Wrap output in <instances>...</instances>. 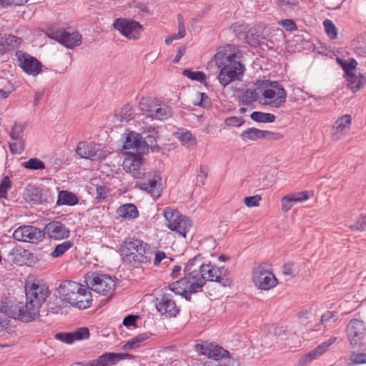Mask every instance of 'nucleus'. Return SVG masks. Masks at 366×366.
<instances>
[{
	"instance_id": "obj_1",
	"label": "nucleus",
	"mask_w": 366,
	"mask_h": 366,
	"mask_svg": "<svg viewBox=\"0 0 366 366\" xmlns=\"http://www.w3.org/2000/svg\"><path fill=\"white\" fill-rule=\"evenodd\" d=\"M237 54V48L229 45L223 51H218L208 64L222 67L217 79L224 87L233 81L239 80L243 76L244 66L236 60L239 58Z\"/></svg>"
},
{
	"instance_id": "obj_2",
	"label": "nucleus",
	"mask_w": 366,
	"mask_h": 366,
	"mask_svg": "<svg viewBox=\"0 0 366 366\" xmlns=\"http://www.w3.org/2000/svg\"><path fill=\"white\" fill-rule=\"evenodd\" d=\"M192 262L185 264L184 277L169 285L172 292L185 297L187 300H190L192 293L202 291L204 285V278L201 277L197 269L192 268Z\"/></svg>"
},
{
	"instance_id": "obj_3",
	"label": "nucleus",
	"mask_w": 366,
	"mask_h": 366,
	"mask_svg": "<svg viewBox=\"0 0 366 366\" xmlns=\"http://www.w3.org/2000/svg\"><path fill=\"white\" fill-rule=\"evenodd\" d=\"M120 253L125 263L134 267L149 262L152 258L149 245L143 240L135 238L126 239L121 246Z\"/></svg>"
},
{
	"instance_id": "obj_4",
	"label": "nucleus",
	"mask_w": 366,
	"mask_h": 366,
	"mask_svg": "<svg viewBox=\"0 0 366 366\" xmlns=\"http://www.w3.org/2000/svg\"><path fill=\"white\" fill-rule=\"evenodd\" d=\"M58 291L64 301L79 309H86L92 302L91 292L83 285L66 280L61 282Z\"/></svg>"
},
{
	"instance_id": "obj_5",
	"label": "nucleus",
	"mask_w": 366,
	"mask_h": 366,
	"mask_svg": "<svg viewBox=\"0 0 366 366\" xmlns=\"http://www.w3.org/2000/svg\"><path fill=\"white\" fill-rule=\"evenodd\" d=\"M26 305L29 317L36 319L39 316L43 304L50 295L49 287L38 282H28L25 285Z\"/></svg>"
},
{
	"instance_id": "obj_6",
	"label": "nucleus",
	"mask_w": 366,
	"mask_h": 366,
	"mask_svg": "<svg viewBox=\"0 0 366 366\" xmlns=\"http://www.w3.org/2000/svg\"><path fill=\"white\" fill-rule=\"evenodd\" d=\"M264 89L262 103L274 108H280L286 102L287 92L277 82L271 81H259Z\"/></svg>"
},
{
	"instance_id": "obj_7",
	"label": "nucleus",
	"mask_w": 366,
	"mask_h": 366,
	"mask_svg": "<svg viewBox=\"0 0 366 366\" xmlns=\"http://www.w3.org/2000/svg\"><path fill=\"white\" fill-rule=\"evenodd\" d=\"M84 282L89 289L106 297L112 295L116 286L115 281L112 277L97 272H89L85 274Z\"/></svg>"
},
{
	"instance_id": "obj_8",
	"label": "nucleus",
	"mask_w": 366,
	"mask_h": 366,
	"mask_svg": "<svg viewBox=\"0 0 366 366\" xmlns=\"http://www.w3.org/2000/svg\"><path fill=\"white\" fill-rule=\"evenodd\" d=\"M199 268L201 277L204 278V284L206 281L217 282L224 287H229L232 284V280L227 269L218 268L210 264H203L198 262L196 265Z\"/></svg>"
},
{
	"instance_id": "obj_9",
	"label": "nucleus",
	"mask_w": 366,
	"mask_h": 366,
	"mask_svg": "<svg viewBox=\"0 0 366 366\" xmlns=\"http://www.w3.org/2000/svg\"><path fill=\"white\" fill-rule=\"evenodd\" d=\"M164 217L167 227L175 232L179 237H186L187 232L192 227L191 221L177 210L169 208L164 209Z\"/></svg>"
},
{
	"instance_id": "obj_10",
	"label": "nucleus",
	"mask_w": 366,
	"mask_h": 366,
	"mask_svg": "<svg viewBox=\"0 0 366 366\" xmlns=\"http://www.w3.org/2000/svg\"><path fill=\"white\" fill-rule=\"evenodd\" d=\"M137 185L142 190L146 191L151 196L157 199L160 197L162 192V178L159 172L143 173Z\"/></svg>"
},
{
	"instance_id": "obj_11",
	"label": "nucleus",
	"mask_w": 366,
	"mask_h": 366,
	"mask_svg": "<svg viewBox=\"0 0 366 366\" xmlns=\"http://www.w3.org/2000/svg\"><path fill=\"white\" fill-rule=\"evenodd\" d=\"M347 339L353 348L366 345V327L363 321L358 319L350 320L346 327Z\"/></svg>"
},
{
	"instance_id": "obj_12",
	"label": "nucleus",
	"mask_w": 366,
	"mask_h": 366,
	"mask_svg": "<svg viewBox=\"0 0 366 366\" xmlns=\"http://www.w3.org/2000/svg\"><path fill=\"white\" fill-rule=\"evenodd\" d=\"M76 153L81 158L98 161L104 159L110 152L94 142H80L76 148Z\"/></svg>"
},
{
	"instance_id": "obj_13",
	"label": "nucleus",
	"mask_w": 366,
	"mask_h": 366,
	"mask_svg": "<svg viewBox=\"0 0 366 366\" xmlns=\"http://www.w3.org/2000/svg\"><path fill=\"white\" fill-rule=\"evenodd\" d=\"M252 282L261 290H269L277 285V279L265 266L258 265L252 272Z\"/></svg>"
},
{
	"instance_id": "obj_14",
	"label": "nucleus",
	"mask_w": 366,
	"mask_h": 366,
	"mask_svg": "<svg viewBox=\"0 0 366 366\" xmlns=\"http://www.w3.org/2000/svg\"><path fill=\"white\" fill-rule=\"evenodd\" d=\"M357 62L355 59H350L348 61L342 63V69L346 74L348 86L355 92L361 89L366 84V76L359 74L357 75L356 67Z\"/></svg>"
},
{
	"instance_id": "obj_15",
	"label": "nucleus",
	"mask_w": 366,
	"mask_h": 366,
	"mask_svg": "<svg viewBox=\"0 0 366 366\" xmlns=\"http://www.w3.org/2000/svg\"><path fill=\"white\" fill-rule=\"evenodd\" d=\"M1 310L8 317L19 319L24 322H29L34 320V317H28L29 310L26 305L16 301H9L2 305Z\"/></svg>"
},
{
	"instance_id": "obj_16",
	"label": "nucleus",
	"mask_w": 366,
	"mask_h": 366,
	"mask_svg": "<svg viewBox=\"0 0 366 366\" xmlns=\"http://www.w3.org/2000/svg\"><path fill=\"white\" fill-rule=\"evenodd\" d=\"M13 237L17 241L37 244L43 240L44 232L36 227L23 225L14 231Z\"/></svg>"
},
{
	"instance_id": "obj_17",
	"label": "nucleus",
	"mask_w": 366,
	"mask_h": 366,
	"mask_svg": "<svg viewBox=\"0 0 366 366\" xmlns=\"http://www.w3.org/2000/svg\"><path fill=\"white\" fill-rule=\"evenodd\" d=\"M113 26L122 35L132 39H138L143 30L142 26L139 22L126 19H117Z\"/></svg>"
},
{
	"instance_id": "obj_18",
	"label": "nucleus",
	"mask_w": 366,
	"mask_h": 366,
	"mask_svg": "<svg viewBox=\"0 0 366 366\" xmlns=\"http://www.w3.org/2000/svg\"><path fill=\"white\" fill-rule=\"evenodd\" d=\"M352 117L350 114L339 117L333 123L330 130V137L333 142L342 139L350 130Z\"/></svg>"
},
{
	"instance_id": "obj_19",
	"label": "nucleus",
	"mask_w": 366,
	"mask_h": 366,
	"mask_svg": "<svg viewBox=\"0 0 366 366\" xmlns=\"http://www.w3.org/2000/svg\"><path fill=\"white\" fill-rule=\"evenodd\" d=\"M16 56L19 66L25 73L29 75L36 76L41 71V63L34 56L24 53L21 51H17Z\"/></svg>"
},
{
	"instance_id": "obj_20",
	"label": "nucleus",
	"mask_w": 366,
	"mask_h": 366,
	"mask_svg": "<svg viewBox=\"0 0 366 366\" xmlns=\"http://www.w3.org/2000/svg\"><path fill=\"white\" fill-rule=\"evenodd\" d=\"M49 36L69 49L79 46L81 42V36L78 32H69L65 29L52 31Z\"/></svg>"
},
{
	"instance_id": "obj_21",
	"label": "nucleus",
	"mask_w": 366,
	"mask_h": 366,
	"mask_svg": "<svg viewBox=\"0 0 366 366\" xmlns=\"http://www.w3.org/2000/svg\"><path fill=\"white\" fill-rule=\"evenodd\" d=\"M156 300V308L162 315L167 317H173L179 314V309L170 294H163Z\"/></svg>"
},
{
	"instance_id": "obj_22",
	"label": "nucleus",
	"mask_w": 366,
	"mask_h": 366,
	"mask_svg": "<svg viewBox=\"0 0 366 366\" xmlns=\"http://www.w3.org/2000/svg\"><path fill=\"white\" fill-rule=\"evenodd\" d=\"M44 234H46L50 239L60 240L69 236V229L61 222L53 221L48 223L44 229Z\"/></svg>"
},
{
	"instance_id": "obj_23",
	"label": "nucleus",
	"mask_w": 366,
	"mask_h": 366,
	"mask_svg": "<svg viewBox=\"0 0 366 366\" xmlns=\"http://www.w3.org/2000/svg\"><path fill=\"white\" fill-rule=\"evenodd\" d=\"M142 154L136 152V154L128 156L123 161L124 170L131 174L135 179L141 178V175L143 174L141 170Z\"/></svg>"
},
{
	"instance_id": "obj_24",
	"label": "nucleus",
	"mask_w": 366,
	"mask_h": 366,
	"mask_svg": "<svg viewBox=\"0 0 366 366\" xmlns=\"http://www.w3.org/2000/svg\"><path fill=\"white\" fill-rule=\"evenodd\" d=\"M337 340L336 337H332L327 341L319 345L314 350L310 351L308 353L302 355L299 359V364L305 365L312 362L313 360L325 354L329 349V347L335 342Z\"/></svg>"
},
{
	"instance_id": "obj_25",
	"label": "nucleus",
	"mask_w": 366,
	"mask_h": 366,
	"mask_svg": "<svg viewBox=\"0 0 366 366\" xmlns=\"http://www.w3.org/2000/svg\"><path fill=\"white\" fill-rule=\"evenodd\" d=\"M124 149H134L138 154L147 152L146 143L143 142L142 136L134 132H131L125 137Z\"/></svg>"
},
{
	"instance_id": "obj_26",
	"label": "nucleus",
	"mask_w": 366,
	"mask_h": 366,
	"mask_svg": "<svg viewBox=\"0 0 366 366\" xmlns=\"http://www.w3.org/2000/svg\"><path fill=\"white\" fill-rule=\"evenodd\" d=\"M89 331L87 327H80L72 332H59L55 335V338L66 344H72L77 340L89 338Z\"/></svg>"
},
{
	"instance_id": "obj_27",
	"label": "nucleus",
	"mask_w": 366,
	"mask_h": 366,
	"mask_svg": "<svg viewBox=\"0 0 366 366\" xmlns=\"http://www.w3.org/2000/svg\"><path fill=\"white\" fill-rule=\"evenodd\" d=\"M197 348L200 352L210 358H213L214 361L225 357L229 352L222 347L213 344L197 345Z\"/></svg>"
},
{
	"instance_id": "obj_28",
	"label": "nucleus",
	"mask_w": 366,
	"mask_h": 366,
	"mask_svg": "<svg viewBox=\"0 0 366 366\" xmlns=\"http://www.w3.org/2000/svg\"><path fill=\"white\" fill-rule=\"evenodd\" d=\"M128 357H129V355L127 353H105L98 359L89 362V366H109V364H115Z\"/></svg>"
},
{
	"instance_id": "obj_29",
	"label": "nucleus",
	"mask_w": 366,
	"mask_h": 366,
	"mask_svg": "<svg viewBox=\"0 0 366 366\" xmlns=\"http://www.w3.org/2000/svg\"><path fill=\"white\" fill-rule=\"evenodd\" d=\"M159 99L152 97H142L139 102V109L147 117H152Z\"/></svg>"
},
{
	"instance_id": "obj_30",
	"label": "nucleus",
	"mask_w": 366,
	"mask_h": 366,
	"mask_svg": "<svg viewBox=\"0 0 366 366\" xmlns=\"http://www.w3.org/2000/svg\"><path fill=\"white\" fill-rule=\"evenodd\" d=\"M270 134L271 132L263 131L252 127L243 131L240 137L244 141H256L259 139L266 138L267 134Z\"/></svg>"
},
{
	"instance_id": "obj_31",
	"label": "nucleus",
	"mask_w": 366,
	"mask_h": 366,
	"mask_svg": "<svg viewBox=\"0 0 366 366\" xmlns=\"http://www.w3.org/2000/svg\"><path fill=\"white\" fill-rule=\"evenodd\" d=\"M117 213L119 217L127 219H135L139 215L137 208L133 204H126L120 206Z\"/></svg>"
},
{
	"instance_id": "obj_32",
	"label": "nucleus",
	"mask_w": 366,
	"mask_h": 366,
	"mask_svg": "<svg viewBox=\"0 0 366 366\" xmlns=\"http://www.w3.org/2000/svg\"><path fill=\"white\" fill-rule=\"evenodd\" d=\"M77 197L72 192L68 191H60L58 194L57 204L59 205H75L78 203Z\"/></svg>"
},
{
	"instance_id": "obj_33",
	"label": "nucleus",
	"mask_w": 366,
	"mask_h": 366,
	"mask_svg": "<svg viewBox=\"0 0 366 366\" xmlns=\"http://www.w3.org/2000/svg\"><path fill=\"white\" fill-rule=\"evenodd\" d=\"M24 197L26 201L35 204H39L42 201V194L39 188L33 185H29L24 192Z\"/></svg>"
},
{
	"instance_id": "obj_34",
	"label": "nucleus",
	"mask_w": 366,
	"mask_h": 366,
	"mask_svg": "<svg viewBox=\"0 0 366 366\" xmlns=\"http://www.w3.org/2000/svg\"><path fill=\"white\" fill-rule=\"evenodd\" d=\"M172 116V110L169 106L162 101H159L158 106L155 108L152 119H165Z\"/></svg>"
},
{
	"instance_id": "obj_35",
	"label": "nucleus",
	"mask_w": 366,
	"mask_h": 366,
	"mask_svg": "<svg viewBox=\"0 0 366 366\" xmlns=\"http://www.w3.org/2000/svg\"><path fill=\"white\" fill-rule=\"evenodd\" d=\"M355 52L362 56H366V34L360 35L352 41Z\"/></svg>"
},
{
	"instance_id": "obj_36",
	"label": "nucleus",
	"mask_w": 366,
	"mask_h": 366,
	"mask_svg": "<svg viewBox=\"0 0 366 366\" xmlns=\"http://www.w3.org/2000/svg\"><path fill=\"white\" fill-rule=\"evenodd\" d=\"M117 119L122 123H127L134 118L133 109L131 105L124 106L120 112L116 115Z\"/></svg>"
},
{
	"instance_id": "obj_37",
	"label": "nucleus",
	"mask_w": 366,
	"mask_h": 366,
	"mask_svg": "<svg viewBox=\"0 0 366 366\" xmlns=\"http://www.w3.org/2000/svg\"><path fill=\"white\" fill-rule=\"evenodd\" d=\"M250 117L257 122L272 123L275 120V116L274 114L261 112H252Z\"/></svg>"
},
{
	"instance_id": "obj_38",
	"label": "nucleus",
	"mask_w": 366,
	"mask_h": 366,
	"mask_svg": "<svg viewBox=\"0 0 366 366\" xmlns=\"http://www.w3.org/2000/svg\"><path fill=\"white\" fill-rule=\"evenodd\" d=\"M73 243L69 241H64L56 246L54 250L51 252L52 257L56 258L64 254L66 251L71 248Z\"/></svg>"
},
{
	"instance_id": "obj_39",
	"label": "nucleus",
	"mask_w": 366,
	"mask_h": 366,
	"mask_svg": "<svg viewBox=\"0 0 366 366\" xmlns=\"http://www.w3.org/2000/svg\"><path fill=\"white\" fill-rule=\"evenodd\" d=\"M148 338V335L147 334H141L137 336H135L130 340H129L124 345V350H131L134 348H137L139 347L140 344L146 340Z\"/></svg>"
},
{
	"instance_id": "obj_40",
	"label": "nucleus",
	"mask_w": 366,
	"mask_h": 366,
	"mask_svg": "<svg viewBox=\"0 0 366 366\" xmlns=\"http://www.w3.org/2000/svg\"><path fill=\"white\" fill-rule=\"evenodd\" d=\"M350 366L366 364V353L352 352L349 357Z\"/></svg>"
},
{
	"instance_id": "obj_41",
	"label": "nucleus",
	"mask_w": 366,
	"mask_h": 366,
	"mask_svg": "<svg viewBox=\"0 0 366 366\" xmlns=\"http://www.w3.org/2000/svg\"><path fill=\"white\" fill-rule=\"evenodd\" d=\"M179 139L182 144L189 149L193 148L197 144L196 138L189 132L182 133Z\"/></svg>"
},
{
	"instance_id": "obj_42",
	"label": "nucleus",
	"mask_w": 366,
	"mask_h": 366,
	"mask_svg": "<svg viewBox=\"0 0 366 366\" xmlns=\"http://www.w3.org/2000/svg\"><path fill=\"white\" fill-rule=\"evenodd\" d=\"M258 99V94L255 89H248L242 96V102L244 105L249 106Z\"/></svg>"
},
{
	"instance_id": "obj_43",
	"label": "nucleus",
	"mask_w": 366,
	"mask_h": 366,
	"mask_svg": "<svg viewBox=\"0 0 366 366\" xmlns=\"http://www.w3.org/2000/svg\"><path fill=\"white\" fill-rule=\"evenodd\" d=\"M22 166L24 168L37 170L44 169L45 168L44 163L37 158H31L27 162H23Z\"/></svg>"
},
{
	"instance_id": "obj_44",
	"label": "nucleus",
	"mask_w": 366,
	"mask_h": 366,
	"mask_svg": "<svg viewBox=\"0 0 366 366\" xmlns=\"http://www.w3.org/2000/svg\"><path fill=\"white\" fill-rule=\"evenodd\" d=\"M8 51L17 49L21 44V39L13 35L4 36Z\"/></svg>"
},
{
	"instance_id": "obj_45",
	"label": "nucleus",
	"mask_w": 366,
	"mask_h": 366,
	"mask_svg": "<svg viewBox=\"0 0 366 366\" xmlns=\"http://www.w3.org/2000/svg\"><path fill=\"white\" fill-rule=\"evenodd\" d=\"M325 30L330 39H335L337 36V29L331 20L326 19L323 22Z\"/></svg>"
},
{
	"instance_id": "obj_46",
	"label": "nucleus",
	"mask_w": 366,
	"mask_h": 366,
	"mask_svg": "<svg viewBox=\"0 0 366 366\" xmlns=\"http://www.w3.org/2000/svg\"><path fill=\"white\" fill-rule=\"evenodd\" d=\"M182 74L190 79L196 80L199 82H203L206 78V75L202 71H193L189 69H184Z\"/></svg>"
},
{
	"instance_id": "obj_47",
	"label": "nucleus",
	"mask_w": 366,
	"mask_h": 366,
	"mask_svg": "<svg viewBox=\"0 0 366 366\" xmlns=\"http://www.w3.org/2000/svg\"><path fill=\"white\" fill-rule=\"evenodd\" d=\"M156 138H157V135L148 134L145 139L146 140H143L144 143H146L147 152H148L149 147L151 148L152 152H157L159 151V147L156 144Z\"/></svg>"
},
{
	"instance_id": "obj_48",
	"label": "nucleus",
	"mask_w": 366,
	"mask_h": 366,
	"mask_svg": "<svg viewBox=\"0 0 366 366\" xmlns=\"http://www.w3.org/2000/svg\"><path fill=\"white\" fill-rule=\"evenodd\" d=\"M297 267L295 263L292 262H287L282 267V271L283 274L285 275H290L292 277H295L297 274L298 273L297 271Z\"/></svg>"
},
{
	"instance_id": "obj_49",
	"label": "nucleus",
	"mask_w": 366,
	"mask_h": 366,
	"mask_svg": "<svg viewBox=\"0 0 366 366\" xmlns=\"http://www.w3.org/2000/svg\"><path fill=\"white\" fill-rule=\"evenodd\" d=\"M24 131V126L19 124H15L10 132V137L13 140H23L21 139V134Z\"/></svg>"
},
{
	"instance_id": "obj_50",
	"label": "nucleus",
	"mask_w": 366,
	"mask_h": 366,
	"mask_svg": "<svg viewBox=\"0 0 366 366\" xmlns=\"http://www.w3.org/2000/svg\"><path fill=\"white\" fill-rule=\"evenodd\" d=\"M244 123V120L242 117H232L225 119L224 124L227 127H239Z\"/></svg>"
},
{
	"instance_id": "obj_51",
	"label": "nucleus",
	"mask_w": 366,
	"mask_h": 366,
	"mask_svg": "<svg viewBox=\"0 0 366 366\" xmlns=\"http://www.w3.org/2000/svg\"><path fill=\"white\" fill-rule=\"evenodd\" d=\"M277 5L282 9H293L297 4L295 0H277Z\"/></svg>"
},
{
	"instance_id": "obj_52",
	"label": "nucleus",
	"mask_w": 366,
	"mask_h": 366,
	"mask_svg": "<svg viewBox=\"0 0 366 366\" xmlns=\"http://www.w3.org/2000/svg\"><path fill=\"white\" fill-rule=\"evenodd\" d=\"M279 24L283 26L287 31H294L297 29L295 22L290 19H282L279 21Z\"/></svg>"
},
{
	"instance_id": "obj_53",
	"label": "nucleus",
	"mask_w": 366,
	"mask_h": 366,
	"mask_svg": "<svg viewBox=\"0 0 366 366\" xmlns=\"http://www.w3.org/2000/svg\"><path fill=\"white\" fill-rule=\"evenodd\" d=\"M247 41L251 46H255L259 44L262 38L259 35L255 36V34L253 32V30L250 29L247 36H246Z\"/></svg>"
},
{
	"instance_id": "obj_54",
	"label": "nucleus",
	"mask_w": 366,
	"mask_h": 366,
	"mask_svg": "<svg viewBox=\"0 0 366 366\" xmlns=\"http://www.w3.org/2000/svg\"><path fill=\"white\" fill-rule=\"evenodd\" d=\"M14 142L9 143V148L12 153H21L24 149V141L23 140H14Z\"/></svg>"
},
{
	"instance_id": "obj_55",
	"label": "nucleus",
	"mask_w": 366,
	"mask_h": 366,
	"mask_svg": "<svg viewBox=\"0 0 366 366\" xmlns=\"http://www.w3.org/2000/svg\"><path fill=\"white\" fill-rule=\"evenodd\" d=\"M261 197L259 195H254L252 197H247L244 199V202L248 207H257L259 204Z\"/></svg>"
},
{
	"instance_id": "obj_56",
	"label": "nucleus",
	"mask_w": 366,
	"mask_h": 366,
	"mask_svg": "<svg viewBox=\"0 0 366 366\" xmlns=\"http://www.w3.org/2000/svg\"><path fill=\"white\" fill-rule=\"evenodd\" d=\"M11 181L8 177H5L0 183V198L5 196L11 187Z\"/></svg>"
},
{
	"instance_id": "obj_57",
	"label": "nucleus",
	"mask_w": 366,
	"mask_h": 366,
	"mask_svg": "<svg viewBox=\"0 0 366 366\" xmlns=\"http://www.w3.org/2000/svg\"><path fill=\"white\" fill-rule=\"evenodd\" d=\"M337 320L336 312L327 311L324 313L321 317V322L322 324H327L330 322H335Z\"/></svg>"
},
{
	"instance_id": "obj_58",
	"label": "nucleus",
	"mask_w": 366,
	"mask_h": 366,
	"mask_svg": "<svg viewBox=\"0 0 366 366\" xmlns=\"http://www.w3.org/2000/svg\"><path fill=\"white\" fill-rule=\"evenodd\" d=\"M366 224L365 221V217H360L358 218V219L356 221V222L354 224H352L350 228L352 230L357 229L359 231H363L365 230V226Z\"/></svg>"
},
{
	"instance_id": "obj_59",
	"label": "nucleus",
	"mask_w": 366,
	"mask_h": 366,
	"mask_svg": "<svg viewBox=\"0 0 366 366\" xmlns=\"http://www.w3.org/2000/svg\"><path fill=\"white\" fill-rule=\"evenodd\" d=\"M6 82L7 85L0 88V99L6 98L14 89V86L9 81Z\"/></svg>"
},
{
	"instance_id": "obj_60",
	"label": "nucleus",
	"mask_w": 366,
	"mask_h": 366,
	"mask_svg": "<svg viewBox=\"0 0 366 366\" xmlns=\"http://www.w3.org/2000/svg\"><path fill=\"white\" fill-rule=\"evenodd\" d=\"M97 198L104 199L109 192L108 188L104 185H97L96 187Z\"/></svg>"
},
{
	"instance_id": "obj_61",
	"label": "nucleus",
	"mask_w": 366,
	"mask_h": 366,
	"mask_svg": "<svg viewBox=\"0 0 366 366\" xmlns=\"http://www.w3.org/2000/svg\"><path fill=\"white\" fill-rule=\"evenodd\" d=\"M207 177V168L204 166H201L199 168V174H198L197 179L202 185L204 184V180Z\"/></svg>"
},
{
	"instance_id": "obj_62",
	"label": "nucleus",
	"mask_w": 366,
	"mask_h": 366,
	"mask_svg": "<svg viewBox=\"0 0 366 366\" xmlns=\"http://www.w3.org/2000/svg\"><path fill=\"white\" fill-rule=\"evenodd\" d=\"M178 37L183 38L186 35V29L183 22L182 16H178Z\"/></svg>"
},
{
	"instance_id": "obj_63",
	"label": "nucleus",
	"mask_w": 366,
	"mask_h": 366,
	"mask_svg": "<svg viewBox=\"0 0 366 366\" xmlns=\"http://www.w3.org/2000/svg\"><path fill=\"white\" fill-rule=\"evenodd\" d=\"M219 364L220 366H239L238 361L230 357L222 360Z\"/></svg>"
},
{
	"instance_id": "obj_64",
	"label": "nucleus",
	"mask_w": 366,
	"mask_h": 366,
	"mask_svg": "<svg viewBox=\"0 0 366 366\" xmlns=\"http://www.w3.org/2000/svg\"><path fill=\"white\" fill-rule=\"evenodd\" d=\"M138 316L129 315L124 317L123 324L125 326H133L135 325Z\"/></svg>"
}]
</instances>
